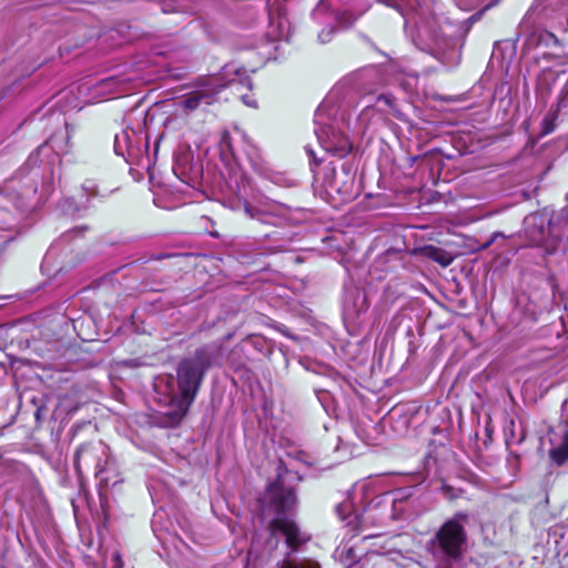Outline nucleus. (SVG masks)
Masks as SVG:
<instances>
[{"mask_svg":"<svg viewBox=\"0 0 568 568\" xmlns=\"http://www.w3.org/2000/svg\"><path fill=\"white\" fill-rule=\"evenodd\" d=\"M397 9L405 20V28L412 29L416 47L438 60L444 57L454 42L446 37L443 26L435 13V0H377Z\"/></svg>","mask_w":568,"mask_h":568,"instance_id":"nucleus-1","label":"nucleus"},{"mask_svg":"<svg viewBox=\"0 0 568 568\" xmlns=\"http://www.w3.org/2000/svg\"><path fill=\"white\" fill-rule=\"evenodd\" d=\"M468 519L467 513H456L427 541L426 551L430 555L435 568H454L462 560L467 548L465 525Z\"/></svg>","mask_w":568,"mask_h":568,"instance_id":"nucleus-2","label":"nucleus"},{"mask_svg":"<svg viewBox=\"0 0 568 568\" xmlns=\"http://www.w3.org/2000/svg\"><path fill=\"white\" fill-rule=\"evenodd\" d=\"M270 507L275 513V518L270 523L271 536L281 532L285 536L286 545L296 550L310 537L302 532L296 523L288 518V515L295 509L297 498L292 487L284 486V476L278 473L277 480L268 488Z\"/></svg>","mask_w":568,"mask_h":568,"instance_id":"nucleus-3","label":"nucleus"},{"mask_svg":"<svg viewBox=\"0 0 568 568\" xmlns=\"http://www.w3.org/2000/svg\"><path fill=\"white\" fill-rule=\"evenodd\" d=\"M215 348L203 346L190 357L183 358L176 368L178 388L181 398L178 404L179 416L187 413L195 399L206 371L213 365Z\"/></svg>","mask_w":568,"mask_h":568,"instance_id":"nucleus-4","label":"nucleus"},{"mask_svg":"<svg viewBox=\"0 0 568 568\" xmlns=\"http://www.w3.org/2000/svg\"><path fill=\"white\" fill-rule=\"evenodd\" d=\"M363 89L366 92H373V87H382L389 83H397L405 91L412 90L417 83L415 74H404L402 69L392 63L383 69L371 68L362 73Z\"/></svg>","mask_w":568,"mask_h":568,"instance_id":"nucleus-5","label":"nucleus"},{"mask_svg":"<svg viewBox=\"0 0 568 568\" xmlns=\"http://www.w3.org/2000/svg\"><path fill=\"white\" fill-rule=\"evenodd\" d=\"M111 459L109 447L102 442L95 444L81 445L74 454V468L78 474L81 473L82 467H93L95 476L101 480H108L103 477L104 471Z\"/></svg>","mask_w":568,"mask_h":568,"instance_id":"nucleus-6","label":"nucleus"},{"mask_svg":"<svg viewBox=\"0 0 568 568\" xmlns=\"http://www.w3.org/2000/svg\"><path fill=\"white\" fill-rule=\"evenodd\" d=\"M315 123L318 142L326 152L338 158H344L351 152L352 145L348 139L332 125L323 123V106H320L315 113Z\"/></svg>","mask_w":568,"mask_h":568,"instance_id":"nucleus-7","label":"nucleus"},{"mask_svg":"<svg viewBox=\"0 0 568 568\" xmlns=\"http://www.w3.org/2000/svg\"><path fill=\"white\" fill-rule=\"evenodd\" d=\"M220 83L216 78H209L202 81L195 90L186 94L180 102L181 108L192 112L203 105H211L217 100L219 93L226 87Z\"/></svg>","mask_w":568,"mask_h":568,"instance_id":"nucleus-8","label":"nucleus"},{"mask_svg":"<svg viewBox=\"0 0 568 568\" xmlns=\"http://www.w3.org/2000/svg\"><path fill=\"white\" fill-rule=\"evenodd\" d=\"M143 136L132 128H124L114 136V152L129 162L141 154Z\"/></svg>","mask_w":568,"mask_h":568,"instance_id":"nucleus-9","label":"nucleus"},{"mask_svg":"<svg viewBox=\"0 0 568 568\" xmlns=\"http://www.w3.org/2000/svg\"><path fill=\"white\" fill-rule=\"evenodd\" d=\"M282 211V205L275 202L262 203L258 206L244 205V212L248 217L266 224H273V217L280 215Z\"/></svg>","mask_w":568,"mask_h":568,"instance_id":"nucleus-10","label":"nucleus"},{"mask_svg":"<svg viewBox=\"0 0 568 568\" xmlns=\"http://www.w3.org/2000/svg\"><path fill=\"white\" fill-rule=\"evenodd\" d=\"M551 462L562 466L568 460V423L564 425L560 443L549 450Z\"/></svg>","mask_w":568,"mask_h":568,"instance_id":"nucleus-11","label":"nucleus"},{"mask_svg":"<svg viewBox=\"0 0 568 568\" xmlns=\"http://www.w3.org/2000/svg\"><path fill=\"white\" fill-rule=\"evenodd\" d=\"M423 253L428 258L439 263L442 266H448L453 262V256L443 248L427 245L423 248Z\"/></svg>","mask_w":568,"mask_h":568,"instance_id":"nucleus-12","label":"nucleus"},{"mask_svg":"<svg viewBox=\"0 0 568 568\" xmlns=\"http://www.w3.org/2000/svg\"><path fill=\"white\" fill-rule=\"evenodd\" d=\"M378 112L393 113L399 118V111L397 110L396 100L390 94H379L376 98L375 104L373 105Z\"/></svg>","mask_w":568,"mask_h":568,"instance_id":"nucleus-13","label":"nucleus"},{"mask_svg":"<svg viewBox=\"0 0 568 568\" xmlns=\"http://www.w3.org/2000/svg\"><path fill=\"white\" fill-rule=\"evenodd\" d=\"M275 23H277V28H278V32L277 33H273V38L275 40H287L288 39V36H290V24H288V21L285 19V18H273L271 17L270 18V24H271V28L273 29Z\"/></svg>","mask_w":568,"mask_h":568,"instance_id":"nucleus-14","label":"nucleus"},{"mask_svg":"<svg viewBox=\"0 0 568 568\" xmlns=\"http://www.w3.org/2000/svg\"><path fill=\"white\" fill-rule=\"evenodd\" d=\"M119 84L120 80L118 78L110 77L101 80L98 83V88L100 91H103L105 93H116L120 92V90L118 89Z\"/></svg>","mask_w":568,"mask_h":568,"instance_id":"nucleus-15","label":"nucleus"},{"mask_svg":"<svg viewBox=\"0 0 568 568\" xmlns=\"http://www.w3.org/2000/svg\"><path fill=\"white\" fill-rule=\"evenodd\" d=\"M556 128V114L547 113L541 121V136L550 134Z\"/></svg>","mask_w":568,"mask_h":568,"instance_id":"nucleus-16","label":"nucleus"},{"mask_svg":"<svg viewBox=\"0 0 568 568\" xmlns=\"http://www.w3.org/2000/svg\"><path fill=\"white\" fill-rule=\"evenodd\" d=\"M280 568H318L317 564L312 560H303L300 562L291 561L288 559H285L281 565Z\"/></svg>","mask_w":568,"mask_h":568,"instance_id":"nucleus-17","label":"nucleus"},{"mask_svg":"<svg viewBox=\"0 0 568 568\" xmlns=\"http://www.w3.org/2000/svg\"><path fill=\"white\" fill-rule=\"evenodd\" d=\"M559 242H560L559 237H556V239L554 237L550 241L542 240V241H536L535 243H536V245L544 247L546 253L551 254L557 250Z\"/></svg>","mask_w":568,"mask_h":568,"instance_id":"nucleus-18","label":"nucleus"},{"mask_svg":"<svg viewBox=\"0 0 568 568\" xmlns=\"http://www.w3.org/2000/svg\"><path fill=\"white\" fill-rule=\"evenodd\" d=\"M220 148L223 153H233L232 139L229 132L224 131L221 135Z\"/></svg>","mask_w":568,"mask_h":568,"instance_id":"nucleus-19","label":"nucleus"},{"mask_svg":"<svg viewBox=\"0 0 568 568\" xmlns=\"http://www.w3.org/2000/svg\"><path fill=\"white\" fill-rule=\"evenodd\" d=\"M358 16L359 14L354 16L348 12H343V13L338 14L337 21L342 27L346 28L348 26H352L355 22V20L358 18Z\"/></svg>","mask_w":568,"mask_h":568,"instance_id":"nucleus-20","label":"nucleus"},{"mask_svg":"<svg viewBox=\"0 0 568 568\" xmlns=\"http://www.w3.org/2000/svg\"><path fill=\"white\" fill-rule=\"evenodd\" d=\"M83 191L88 196L97 195L98 194V187L94 181L87 180L82 185Z\"/></svg>","mask_w":568,"mask_h":568,"instance_id":"nucleus-21","label":"nucleus"},{"mask_svg":"<svg viewBox=\"0 0 568 568\" xmlns=\"http://www.w3.org/2000/svg\"><path fill=\"white\" fill-rule=\"evenodd\" d=\"M347 510H348V504H346V503L339 504L336 507V513L342 518V520H345V519H347L349 517V516L344 515V513L347 511Z\"/></svg>","mask_w":568,"mask_h":568,"instance_id":"nucleus-22","label":"nucleus"},{"mask_svg":"<svg viewBox=\"0 0 568 568\" xmlns=\"http://www.w3.org/2000/svg\"><path fill=\"white\" fill-rule=\"evenodd\" d=\"M332 33H333V29H332V28H329L328 30H323V31L318 34V38H320V40H321L323 43H325V42L329 41V38H331Z\"/></svg>","mask_w":568,"mask_h":568,"instance_id":"nucleus-23","label":"nucleus"},{"mask_svg":"<svg viewBox=\"0 0 568 568\" xmlns=\"http://www.w3.org/2000/svg\"><path fill=\"white\" fill-rule=\"evenodd\" d=\"M355 519L358 521V525H364L366 520L368 519V513L364 511L361 515H355Z\"/></svg>","mask_w":568,"mask_h":568,"instance_id":"nucleus-24","label":"nucleus"},{"mask_svg":"<svg viewBox=\"0 0 568 568\" xmlns=\"http://www.w3.org/2000/svg\"><path fill=\"white\" fill-rule=\"evenodd\" d=\"M242 100H243V102H244L246 105H250V106H256L255 101H251L246 95H243V97H242Z\"/></svg>","mask_w":568,"mask_h":568,"instance_id":"nucleus-25","label":"nucleus"},{"mask_svg":"<svg viewBox=\"0 0 568 568\" xmlns=\"http://www.w3.org/2000/svg\"><path fill=\"white\" fill-rule=\"evenodd\" d=\"M239 83H240V82H239L236 79H232V80H230V81H229V83H227V84H229V85H231V87H235V85H237Z\"/></svg>","mask_w":568,"mask_h":568,"instance_id":"nucleus-26","label":"nucleus"},{"mask_svg":"<svg viewBox=\"0 0 568 568\" xmlns=\"http://www.w3.org/2000/svg\"><path fill=\"white\" fill-rule=\"evenodd\" d=\"M277 329H278L282 334H284V335L288 336V332H287L286 327L282 326V327H278Z\"/></svg>","mask_w":568,"mask_h":568,"instance_id":"nucleus-27","label":"nucleus"},{"mask_svg":"<svg viewBox=\"0 0 568 568\" xmlns=\"http://www.w3.org/2000/svg\"><path fill=\"white\" fill-rule=\"evenodd\" d=\"M307 152H308V154H310V155H312L313 158H315V156H314L313 151L308 150ZM314 161H316V163L318 164V161H317L316 159H314Z\"/></svg>","mask_w":568,"mask_h":568,"instance_id":"nucleus-28","label":"nucleus"},{"mask_svg":"<svg viewBox=\"0 0 568 568\" xmlns=\"http://www.w3.org/2000/svg\"><path fill=\"white\" fill-rule=\"evenodd\" d=\"M115 560L121 564V558H120V555H115Z\"/></svg>","mask_w":568,"mask_h":568,"instance_id":"nucleus-29","label":"nucleus"},{"mask_svg":"<svg viewBox=\"0 0 568 568\" xmlns=\"http://www.w3.org/2000/svg\"><path fill=\"white\" fill-rule=\"evenodd\" d=\"M277 544H278V540L276 539V540H275V544H274V546H273V547H274V548H275V547H277Z\"/></svg>","mask_w":568,"mask_h":568,"instance_id":"nucleus-30","label":"nucleus"},{"mask_svg":"<svg viewBox=\"0 0 568 568\" xmlns=\"http://www.w3.org/2000/svg\"><path fill=\"white\" fill-rule=\"evenodd\" d=\"M3 213H4V211H3V210H0V215H1V214H3Z\"/></svg>","mask_w":568,"mask_h":568,"instance_id":"nucleus-31","label":"nucleus"}]
</instances>
